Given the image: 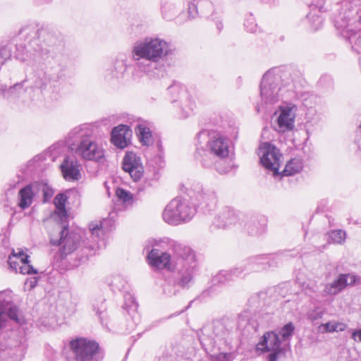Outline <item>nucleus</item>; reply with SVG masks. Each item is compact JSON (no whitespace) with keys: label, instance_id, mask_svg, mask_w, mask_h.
I'll return each instance as SVG.
<instances>
[{"label":"nucleus","instance_id":"09e8293b","mask_svg":"<svg viewBox=\"0 0 361 361\" xmlns=\"http://www.w3.org/2000/svg\"><path fill=\"white\" fill-rule=\"evenodd\" d=\"M352 338L356 342L361 343V329L354 331L352 334Z\"/></svg>","mask_w":361,"mask_h":361},{"label":"nucleus","instance_id":"c756f323","mask_svg":"<svg viewBox=\"0 0 361 361\" xmlns=\"http://www.w3.org/2000/svg\"><path fill=\"white\" fill-rule=\"evenodd\" d=\"M36 188V194L38 195L40 192L43 195V202H48L54 195V190L47 183L44 182H34Z\"/></svg>","mask_w":361,"mask_h":361},{"label":"nucleus","instance_id":"a878e982","mask_svg":"<svg viewBox=\"0 0 361 361\" xmlns=\"http://www.w3.org/2000/svg\"><path fill=\"white\" fill-rule=\"evenodd\" d=\"M135 133L142 145L150 146L153 144L152 132L145 123L139 122L136 125Z\"/></svg>","mask_w":361,"mask_h":361},{"label":"nucleus","instance_id":"c85d7f7f","mask_svg":"<svg viewBox=\"0 0 361 361\" xmlns=\"http://www.w3.org/2000/svg\"><path fill=\"white\" fill-rule=\"evenodd\" d=\"M67 196L63 193L58 194L54 200V203L56 207V212L59 216L61 220L67 216V212L66 209V203L67 202Z\"/></svg>","mask_w":361,"mask_h":361},{"label":"nucleus","instance_id":"20e7f679","mask_svg":"<svg viewBox=\"0 0 361 361\" xmlns=\"http://www.w3.org/2000/svg\"><path fill=\"white\" fill-rule=\"evenodd\" d=\"M67 144L82 159L99 161L104 157L103 148L92 140L89 130L80 126L72 129L66 137Z\"/></svg>","mask_w":361,"mask_h":361},{"label":"nucleus","instance_id":"4c0bfd02","mask_svg":"<svg viewBox=\"0 0 361 361\" xmlns=\"http://www.w3.org/2000/svg\"><path fill=\"white\" fill-rule=\"evenodd\" d=\"M324 311L320 308L317 307L314 310H310L307 314V318L311 322H315L317 319L322 318Z\"/></svg>","mask_w":361,"mask_h":361},{"label":"nucleus","instance_id":"473e14b6","mask_svg":"<svg viewBox=\"0 0 361 361\" xmlns=\"http://www.w3.org/2000/svg\"><path fill=\"white\" fill-rule=\"evenodd\" d=\"M126 71V65L125 62L122 60L116 61L114 70L111 71V74L112 75V78H119Z\"/></svg>","mask_w":361,"mask_h":361},{"label":"nucleus","instance_id":"8fccbe9b","mask_svg":"<svg viewBox=\"0 0 361 361\" xmlns=\"http://www.w3.org/2000/svg\"><path fill=\"white\" fill-rule=\"evenodd\" d=\"M335 331H343L346 329V324L340 322H335Z\"/></svg>","mask_w":361,"mask_h":361},{"label":"nucleus","instance_id":"864d4df0","mask_svg":"<svg viewBox=\"0 0 361 361\" xmlns=\"http://www.w3.org/2000/svg\"><path fill=\"white\" fill-rule=\"evenodd\" d=\"M202 9H203L205 12H207V13H206V14L204 15V16H206V15H207V14H208V13H209L212 10V8L211 9H209V8H207V6H203Z\"/></svg>","mask_w":361,"mask_h":361},{"label":"nucleus","instance_id":"ddd939ff","mask_svg":"<svg viewBox=\"0 0 361 361\" xmlns=\"http://www.w3.org/2000/svg\"><path fill=\"white\" fill-rule=\"evenodd\" d=\"M260 162L274 176L278 175L281 164L282 154L279 149L269 142H264L259 148Z\"/></svg>","mask_w":361,"mask_h":361},{"label":"nucleus","instance_id":"f03ea898","mask_svg":"<svg viewBox=\"0 0 361 361\" xmlns=\"http://www.w3.org/2000/svg\"><path fill=\"white\" fill-rule=\"evenodd\" d=\"M231 141L222 135H209L206 148H197L195 159L200 161L204 168L215 166L219 173H226L230 171L228 166L221 167L220 161L228 158L230 153Z\"/></svg>","mask_w":361,"mask_h":361},{"label":"nucleus","instance_id":"7ed1b4c3","mask_svg":"<svg viewBox=\"0 0 361 361\" xmlns=\"http://www.w3.org/2000/svg\"><path fill=\"white\" fill-rule=\"evenodd\" d=\"M293 78L288 70L281 71L274 68L268 71L264 75L260 85L262 107L269 109L279 102L282 96L283 86H290L293 83Z\"/></svg>","mask_w":361,"mask_h":361},{"label":"nucleus","instance_id":"72a5a7b5","mask_svg":"<svg viewBox=\"0 0 361 361\" xmlns=\"http://www.w3.org/2000/svg\"><path fill=\"white\" fill-rule=\"evenodd\" d=\"M116 195L124 203L131 204L133 202V195L123 188H117L116 190Z\"/></svg>","mask_w":361,"mask_h":361},{"label":"nucleus","instance_id":"3c124183","mask_svg":"<svg viewBox=\"0 0 361 361\" xmlns=\"http://www.w3.org/2000/svg\"><path fill=\"white\" fill-rule=\"evenodd\" d=\"M361 44V37H356V39L355 41V44L353 45V48L355 49L357 52H360V51L356 48V47H359Z\"/></svg>","mask_w":361,"mask_h":361},{"label":"nucleus","instance_id":"13d9d810","mask_svg":"<svg viewBox=\"0 0 361 361\" xmlns=\"http://www.w3.org/2000/svg\"><path fill=\"white\" fill-rule=\"evenodd\" d=\"M260 1L264 4H270V3L275 1V0H260Z\"/></svg>","mask_w":361,"mask_h":361},{"label":"nucleus","instance_id":"9d476101","mask_svg":"<svg viewBox=\"0 0 361 361\" xmlns=\"http://www.w3.org/2000/svg\"><path fill=\"white\" fill-rule=\"evenodd\" d=\"M73 357L68 361H100L103 353L99 344L85 338H78L70 343Z\"/></svg>","mask_w":361,"mask_h":361},{"label":"nucleus","instance_id":"4d7b16f0","mask_svg":"<svg viewBox=\"0 0 361 361\" xmlns=\"http://www.w3.org/2000/svg\"><path fill=\"white\" fill-rule=\"evenodd\" d=\"M216 27L219 30H221L223 27V25H222L221 22H218L216 24Z\"/></svg>","mask_w":361,"mask_h":361},{"label":"nucleus","instance_id":"bf43d9fd","mask_svg":"<svg viewBox=\"0 0 361 361\" xmlns=\"http://www.w3.org/2000/svg\"><path fill=\"white\" fill-rule=\"evenodd\" d=\"M212 290H213V287H211L210 288H209V289L207 290V292L209 293L212 292Z\"/></svg>","mask_w":361,"mask_h":361},{"label":"nucleus","instance_id":"a19ab883","mask_svg":"<svg viewBox=\"0 0 361 361\" xmlns=\"http://www.w3.org/2000/svg\"><path fill=\"white\" fill-rule=\"evenodd\" d=\"M125 301L126 307H129L134 311L137 310V304L136 303L135 298L130 294L125 295Z\"/></svg>","mask_w":361,"mask_h":361},{"label":"nucleus","instance_id":"f257e3e1","mask_svg":"<svg viewBox=\"0 0 361 361\" xmlns=\"http://www.w3.org/2000/svg\"><path fill=\"white\" fill-rule=\"evenodd\" d=\"M11 297L8 291L0 292V329L4 326L6 317L18 324L25 319L22 312L16 306L10 305ZM27 350V340L22 337L13 347L3 348L0 342V361H21Z\"/></svg>","mask_w":361,"mask_h":361},{"label":"nucleus","instance_id":"cd10ccee","mask_svg":"<svg viewBox=\"0 0 361 361\" xmlns=\"http://www.w3.org/2000/svg\"><path fill=\"white\" fill-rule=\"evenodd\" d=\"M195 197L200 204L209 206L215 204V195L214 192L204 190L202 188L198 187Z\"/></svg>","mask_w":361,"mask_h":361},{"label":"nucleus","instance_id":"4be33fe9","mask_svg":"<svg viewBox=\"0 0 361 361\" xmlns=\"http://www.w3.org/2000/svg\"><path fill=\"white\" fill-rule=\"evenodd\" d=\"M244 270L245 269L241 266L229 271H221L212 278V284L213 286L226 284L240 276Z\"/></svg>","mask_w":361,"mask_h":361},{"label":"nucleus","instance_id":"58836bf2","mask_svg":"<svg viewBox=\"0 0 361 361\" xmlns=\"http://www.w3.org/2000/svg\"><path fill=\"white\" fill-rule=\"evenodd\" d=\"M244 26L248 32L252 33L256 32L258 30L255 18L251 14L246 18Z\"/></svg>","mask_w":361,"mask_h":361},{"label":"nucleus","instance_id":"2eb2a0df","mask_svg":"<svg viewBox=\"0 0 361 361\" xmlns=\"http://www.w3.org/2000/svg\"><path fill=\"white\" fill-rule=\"evenodd\" d=\"M358 280V277L354 274H341L331 283L324 285L323 289L324 295H335L342 291L348 286H353Z\"/></svg>","mask_w":361,"mask_h":361},{"label":"nucleus","instance_id":"ea45409f","mask_svg":"<svg viewBox=\"0 0 361 361\" xmlns=\"http://www.w3.org/2000/svg\"><path fill=\"white\" fill-rule=\"evenodd\" d=\"M307 18L311 21L313 30H317L322 27L323 19L319 16L310 13Z\"/></svg>","mask_w":361,"mask_h":361},{"label":"nucleus","instance_id":"39448f33","mask_svg":"<svg viewBox=\"0 0 361 361\" xmlns=\"http://www.w3.org/2000/svg\"><path fill=\"white\" fill-rule=\"evenodd\" d=\"M131 54L135 61L145 59L156 63L169 54V44L157 36L146 37L134 43Z\"/></svg>","mask_w":361,"mask_h":361},{"label":"nucleus","instance_id":"f8f14e48","mask_svg":"<svg viewBox=\"0 0 361 361\" xmlns=\"http://www.w3.org/2000/svg\"><path fill=\"white\" fill-rule=\"evenodd\" d=\"M59 238L50 237V243L52 245H61L62 255H67L76 250L80 243V235L75 231L69 232L66 226L59 227L57 229Z\"/></svg>","mask_w":361,"mask_h":361},{"label":"nucleus","instance_id":"393cba45","mask_svg":"<svg viewBox=\"0 0 361 361\" xmlns=\"http://www.w3.org/2000/svg\"><path fill=\"white\" fill-rule=\"evenodd\" d=\"M29 256H25L24 261L19 263L12 259V257L9 256L8 263L10 267L23 274H37V271L30 264Z\"/></svg>","mask_w":361,"mask_h":361},{"label":"nucleus","instance_id":"dca6fc26","mask_svg":"<svg viewBox=\"0 0 361 361\" xmlns=\"http://www.w3.org/2000/svg\"><path fill=\"white\" fill-rule=\"evenodd\" d=\"M296 110L297 107L291 104L280 107V113L276 120L278 131L284 133L294 128Z\"/></svg>","mask_w":361,"mask_h":361},{"label":"nucleus","instance_id":"4468645a","mask_svg":"<svg viewBox=\"0 0 361 361\" xmlns=\"http://www.w3.org/2000/svg\"><path fill=\"white\" fill-rule=\"evenodd\" d=\"M171 94H178L180 108V117L185 118L192 114L195 108V103L187 91L178 85H172L169 87Z\"/></svg>","mask_w":361,"mask_h":361},{"label":"nucleus","instance_id":"bb28decb","mask_svg":"<svg viewBox=\"0 0 361 361\" xmlns=\"http://www.w3.org/2000/svg\"><path fill=\"white\" fill-rule=\"evenodd\" d=\"M207 6L209 9L213 8L212 4L208 0H192L188 4V14L190 17L195 18L200 12L202 15H205L202 8Z\"/></svg>","mask_w":361,"mask_h":361},{"label":"nucleus","instance_id":"1a4fd4ad","mask_svg":"<svg viewBox=\"0 0 361 361\" xmlns=\"http://www.w3.org/2000/svg\"><path fill=\"white\" fill-rule=\"evenodd\" d=\"M196 213L195 206L186 200L173 199L165 207L162 217L170 225H179L190 221Z\"/></svg>","mask_w":361,"mask_h":361},{"label":"nucleus","instance_id":"603ef678","mask_svg":"<svg viewBox=\"0 0 361 361\" xmlns=\"http://www.w3.org/2000/svg\"><path fill=\"white\" fill-rule=\"evenodd\" d=\"M208 133L207 131H201L197 134V138L200 139L202 136H208Z\"/></svg>","mask_w":361,"mask_h":361},{"label":"nucleus","instance_id":"e433bc0d","mask_svg":"<svg viewBox=\"0 0 361 361\" xmlns=\"http://www.w3.org/2000/svg\"><path fill=\"white\" fill-rule=\"evenodd\" d=\"M49 77L45 73L40 72L37 74V78L35 82V86L38 88H42L49 82Z\"/></svg>","mask_w":361,"mask_h":361},{"label":"nucleus","instance_id":"49530a36","mask_svg":"<svg viewBox=\"0 0 361 361\" xmlns=\"http://www.w3.org/2000/svg\"><path fill=\"white\" fill-rule=\"evenodd\" d=\"M247 231L250 235H256L262 233L263 231V228H258L255 226H254V227L252 228V225H248Z\"/></svg>","mask_w":361,"mask_h":361},{"label":"nucleus","instance_id":"5701e85b","mask_svg":"<svg viewBox=\"0 0 361 361\" xmlns=\"http://www.w3.org/2000/svg\"><path fill=\"white\" fill-rule=\"evenodd\" d=\"M237 216L230 208H224L220 211L213 220V224L217 228H226L235 223Z\"/></svg>","mask_w":361,"mask_h":361},{"label":"nucleus","instance_id":"5fc2aeb1","mask_svg":"<svg viewBox=\"0 0 361 361\" xmlns=\"http://www.w3.org/2000/svg\"><path fill=\"white\" fill-rule=\"evenodd\" d=\"M356 33L353 35H350L349 37H348V39L350 41V43H353V40L355 39V38L356 37Z\"/></svg>","mask_w":361,"mask_h":361},{"label":"nucleus","instance_id":"6e6d98bb","mask_svg":"<svg viewBox=\"0 0 361 361\" xmlns=\"http://www.w3.org/2000/svg\"><path fill=\"white\" fill-rule=\"evenodd\" d=\"M257 259H258V258H257V257L252 258V259H250L249 260V263H250V264H254V263H256V262H257L256 261H257Z\"/></svg>","mask_w":361,"mask_h":361},{"label":"nucleus","instance_id":"f704fd0d","mask_svg":"<svg viewBox=\"0 0 361 361\" xmlns=\"http://www.w3.org/2000/svg\"><path fill=\"white\" fill-rule=\"evenodd\" d=\"M294 329L295 326L291 322H289L283 326L279 334L281 336L283 341L290 339L293 334Z\"/></svg>","mask_w":361,"mask_h":361},{"label":"nucleus","instance_id":"2f4dec72","mask_svg":"<svg viewBox=\"0 0 361 361\" xmlns=\"http://www.w3.org/2000/svg\"><path fill=\"white\" fill-rule=\"evenodd\" d=\"M213 336L212 339L224 340L229 334V331L221 322H215L212 324Z\"/></svg>","mask_w":361,"mask_h":361},{"label":"nucleus","instance_id":"b1692460","mask_svg":"<svg viewBox=\"0 0 361 361\" xmlns=\"http://www.w3.org/2000/svg\"><path fill=\"white\" fill-rule=\"evenodd\" d=\"M106 220L102 221H92L89 225V229L91 234V238L95 243L94 244H90L88 247L91 250H97L100 248L99 242L102 238L104 234V224Z\"/></svg>","mask_w":361,"mask_h":361},{"label":"nucleus","instance_id":"de8ad7c7","mask_svg":"<svg viewBox=\"0 0 361 361\" xmlns=\"http://www.w3.org/2000/svg\"><path fill=\"white\" fill-rule=\"evenodd\" d=\"M231 357V355L230 353H221L216 356V360L218 361H229Z\"/></svg>","mask_w":361,"mask_h":361},{"label":"nucleus","instance_id":"412c9836","mask_svg":"<svg viewBox=\"0 0 361 361\" xmlns=\"http://www.w3.org/2000/svg\"><path fill=\"white\" fill-rule=\"evenodd\" d=\"M26 39L29 41L30 39ZM14 57L22 62H26L28 64H32L34 62L38 61V58H41L39 54L31 49L28 45V47H25L23 44H17L16 46V51L14 52Z\"/></svg>","mask_w":361,"mask_h":361},{"label":"nucleus","instance_id":"a211bd4d","mask_svg":"<svg viewBox=\"0 0 361 361\" xmlns=\"http://www.w3.org/2000/svg\"><path fill=\"white\" fill-rule=\"evenodd\" d=\"M80 165L74 156H66L61 164V170L66 180H78L80 178Z\"/></svg>","mask_w":361,"mask_h":361},{"label":"nucleus","instance_id":"e2e57ef3","mask_svg":"<svg viewBox=\"0 0 361 361\" xmlns=\"http://www.w3.org/2000/svg\"><path fill=\"white\" fill-rule=\"evenodd\" d=\"M161 76L164 75V71H161Z\"/></svg>","mask_w":361,"mask_h":361},{"label":"nucleus","instance_id":"0eeeda50","mask_svg":"<svg viewBox=\"0 0 361 361\" xmlns=\"http://www.w3.org/2000/svg\"><path fill=\"white\" fill-rule=\"evenodd\" d=\"M20 33L30 39V47L33 49L41 58L48 54L50 48L60 43L59 37L54 31L45 28L39 30L34 25L24 27Z\"/></svg>","mask_w":361,"mask_h":361},{"label":"nucleus","instance_id":"6e6552de","mask_svg":"<svg viewBox=\"0 0 361 361\" xmlns=\"http://www.w3.org/2000/svg\"><path fill=\"white\" fill-rule=\"evenodd\" d=\"M170 240H156L149 239L145 245V250L147 252V258L149 263L151 266L155 267L158 269H167L168 270H174L176 268L178 257L173 253V256L167 252H163L159 248L164 249V245H166L169 250H173L170 248Z\"/></svg>","mask_w":361,"mask_h":361},{"label":"nucleus","instance_id":"0e129e2a","mask_svg":"<svg viewBox=\"0 0 361 361\" xmlns=\"http://www.w3.org/2000/svg\"><path fill=\"white\" fill-rule=\"evenodd\" d=\"M44 1H46V2H49V1H50L51 0H44Z\"/></svg>","mask_w":361,"mask_h":361},{"label":"nucleus","instance_id":"9b49d317","mask_svg":"<svg viewBox=\"0 0 361 361\" xmlns=\"http://www.w3.org/2000/svg\"><path fill=\"white\" fill-rule=\"evenodd\" d=\"M256 348L263 353L271 352L267 357L268 361H277L286 353V348L282 346L279 335L274 331L264 333Z\"/></svg>","mask_w":361,"mask_h":361},{"label":"nucleus","instance_id":"a18cd8bd","mask_svg":"<svg viewBox=\"0 0 361 361\" xmlns=\"http://www.w3.org/2000/svg\"><path fill=\"white\" fill-rule=\"evenodd\" d=\"M323 328V331L325 332H334L335 331V322H327L326 324H323L319 326V329Z\"/></svg>","mask_w":361,"mask_h":361},{"label":"nucleus","instance_id":"69168bd1","mask_svg":"<svg viewBox=\"0 0 361 361\" xmlns=\"http://www.w3.org/2000/svg\"><path fill=\"white\" fill-rule=\"evenodd\" d=\"M97 314H101V312H99V311H97Z\"/></svg>","mask_w":361,"mask_h":361},{"label":"nucleus","instance_id":"79ce46f5","mask_svg":"<svg viewBox=\"0 0 361 361\" xmlns=\"http://www.w3.org/2000/svg\"><path fill=\"white\" fill-rule=\"evenodd\" d=\"M124 280L119 276H115L111 282V286L115 287L118 290L124 288Z\"/></svg>","mask_w":361,"mask_h":361},{"label":"nucleus","instance_id":"680f3d73","mask_svg":"<svg viewBox=\"0 0 361 361\" xmlns=\"http://www.w3.org/2000/svg\"><path fill=\"white\" fill-rule=\"evenodd\" d=\"M162 13L164 14V13H165V7L163 8Z\"/></svg>","mask_w":361,"mask_h":361},{"label":"nucleus","instance_id":"052dcab7","mask_svg":"<svg viewBox=\"0 0 361 361\" xmlns=\"http://www.w3.org/2000/svg\"><path fill=\"white\" fill-rule=\"evenodd\" d=\"M259 108H260V107H259V106H257V111H259Z\"/></svg>","mask_w":361,"mask_h":361},{"label":"nucleus","instance_id":"c03bdc74","mask_svg":"<svg viewBox=\"0 0 361 361\" xmlns=\"http://www.w3.org/2000/svg\"><path fill=\"white\" fill-rule=\"evenodd\" d=\"M11 255L12 256H11V257L12 258L14 257V258H16L17 259H19L20 260L19 263H21V262L24 261L23 258H25V256H27V255H25L24 253V252L22 249H18V252H16L14 250H13Z\"/></svg>","mask_w":361,"mask_h":361},{"label":"nucleus","instance_id":"423d86ee","mask_svg":"<svg viewBox=\"0 0 361 361\" xmlns=\"http://www.w3.org/2000/svg\"><path fill=\"white\" fill-rule=\"evenodd\" d=\"M170 248L178 257L176 269L179 278L177 284L182 288H188L193 281L194 273L197 267V260L194 251L190 247L176 241L169 243Z\"/></svg>","mask_w":361,"mask_h":361},{"label":"nucleus","instance_id":"7c9ffc66","mask_svg":"<svg viewBox=\"0 0 361 361\" xmlns=\"http://www.w3.org/2000/svg\"><path fill=\"white\" fill-rule=\"evenodd\" d=\"M303 168V164L300 159L294 158L288 161L283 170L285 176H292L296 173L300 172Z\"/></svg>","mask_w":361,"mask_h":361},{"label":"nucleus","instance_id":"6ab92c4d","mask_svg":"<svg viewBox=\"0 0 361 361\" xmlns=\"http://www.w3.org/2000/svg\"><path fill=\"white\" fill-rule=\"evenodd\" d=\"M131 133L128 126L119 125L112 129L111 141L118 148L124 149L128 146Z\"/></svg>","mask_w":361,"mask_h":361},{"label":"nucleus","instance_id":"f3484780","mask_svg":"<svg viewBox=\"0 0 361 361\" xmlns=\"http://www.w3.org/2000/svg\"><path fill=\"white\" fill-rule=\"evenodd\" d=\"M123 169L128 172L135 181L139 180L143 175L144 168L141 159L132 152H126L122 161Z\"/></svg>","mask_w":361,"mask_h":361},{"label":"nucleus","instance_id":"37998d69","mask_svg":"<svg viewBox=\"0 0 361 361\" xmlns=\"http://www.w3.org/2000/svg\"><path fill=\"white\" fill-rule=\"evenodd\" d=\"M164 293L168 296H172L176 294L177 289L174 286L166 283L164 286Z\"/></svg>","mask_w":361,"mask_h":361},{"label":"nucleus","instance_id":"c9c22d12","mask_svg":"<svg viewBox=\"0 0 361 361\" xmlns=\"http://www.w3.org/2000/svg\"><path fill=\"white\" fill-rule=\"evenodd\" d=\"M345 232L342 230L332 231L330 233V238L333 243L342 244L345 240Z\"/></svg>","mask_w":361,"mask_h":361},{"label":"nucleus","instance_id":"aec40b11","mask_svg":"<svg viewBox=\"0 0 361 361\" xmlns=\"http://www.w3.org/2000/svg\"><path fill=\"white\" fill-rule=\"evenodd\" d=\"M34 183L22 188L18 194V205L21 209H27L33 202L34 197L37 195L36 188Z\"/></svg>","mask_w":361,"mask_h":361}]
</instances>
